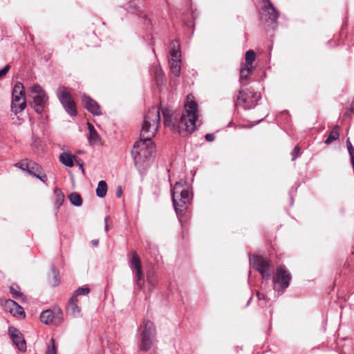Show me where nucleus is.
<instances>
[{
  "instance_id": "a878e982",
  "label": "nucleus",
  "mask_w": 354,
  "mask_h": 354,
  "mask_svg": "<svg viewBox=\"0 0 354 354\" xmlns=\"http://www.w3.org/2000/svg\"><path fill=\"white\" fill-rule=\"evenodd\" d=\"M55 195V204L57 208H59V207L63 204L64 201V195L62 190L59 188H55L54 191Z\"/></svg>"
},
{
  "instance_id": "f3484780",
  "label": "nucleus",
  "mask_w": 354,
  "mask_h": 354,
  "mask_svg": "<svg viewBox=\"0 0 354 354\" xmlns=\"http://www.w3.org/2000/svg\"><path fill=\"white\" fill-rule=\"evenodd\" d=\"M81 98L83 106L88 111L93 115H102L100 106L95 100L86 94H83Z\"/></svg>"
},
{
  "instance_id": "37998d69",
  "label": "nucleus",
  "mask_w": 354,
  "mask_h": 354,
  "mask_svg": "<svg viewBox=\"0 0 354 354\" xmlns=\"http://www.w3.org/2000/svg\"><path fill=\"white\" fill-rule=\"evenodd\" d=\"M191 9L192 18L194 19L198 16V13H196V9H193V8H192Z\"/></svg>"
},
{
  "instance_id": "6e6552de",
  "label": "nucleus",
  "mask_w": 354,
  "mask_h": 354,
  "mask_svg": "<svg viewBox=\"0 0 354 354\" xmlns=\"http://www.w3.org/2000/svg\"><path fill=\"white\" fill-rule=\"evenodd\" d=\"M291 278V274L285 266H279L272 278L274 290L278 292H283L289 286Z\"/></svg>"
},
{
  "instance_id": "423d86ee",
  "label": "nucleus",
  "mask_w": 354,
  "mask_h": 354,
  "mask_svg": "<svg viewBox=\"0 0 354 354\" xmlns=\"http://www.w3.org/2000/svg\"><path fill=\"white\" fill-rule=\"evenodd\" d=\"M26 92L22 83L17 82L12 89L11 111L17 114L26 107Z\"/></svg>"
},
{
  "instance_id": "72a5a7b5",
  "label": "nucleus",
  "mask_w": 354,
  "mask_h": 354,
  "mask_svg": "<svg viewBox=\"0 0 354 354\" xmlns=\"http://www.w3.org/2000/svg\"><path fill=\"white\" fill-rule=\"evenodd\" d=\"M11 66L9 64L5 66L2 69L0 70V78L4 77L10 69Z\"/></svg>"
},
{
  "instance_id": "7ed1b4c3",
  "label": "nucleus",
  "mask_w": 354,
  "mask_h": 354,
  "mask_svg": "<svg viewBox=\"0 0 354 354\" xmlns=\"http://www.w3.org/2000/svg\"><path fill=\"white\" fill-rule=\"evenodd\" d=\"M171 198L175 211L178 216L187 209L192 198V194L187 187L186 182L180 180L177 182L172 191Z\"/></svg>"
},
{
  "instance_id": "79ce46f5",
  "label": "nucleus",
  "mask_w": 354,
  "mask_h": 354,
  "mask_svg": "<svg viewBox=\"0 0 354 354\" xmlns=\"http://www.w3.org/2000/svg\"><path fill=\"white\" fill-rule=\"evenodd\" d=\"M301 148L299 146H295L290 155H299Z\"/></svg>"
},
{
  "instance_id": "f257e3e1",
  "label": "nucleus",
  "mask_w": 354,
  "mask_h": 354,
  "mask_svg": "<svg viewBox=\"0 0 354 354\" xmlns=\"http://www.w3.org/2000/svg\"><path fill=\"white\" fill-rule=\"evenodd\" d=\"M160 121L158 108L152 107L145 115L142 125L140 140L136 142L131 151V155H152L156 152V145L152 141Z\"/></svg>"
},
{
  "instance_id": "3c124183",
  "label": "nucleus",
  "mask_w": 354,
  "mask_h": 354,
  "mask_svg": "<svg viewBox=\"0 0 354 354\" xmlns=\"http://www.w3.org/2000/svg\"><path fill=\"white\" fill-rule=\"evenodd\" d=\"M153 42H150L149 43V45H153Z\"/></svg>"
},
{
  "instance_id": "c9c22d12",
  "label": "nucleus",
  "mask_w": 354,
  "mask_h": 354,
  "mask_svg": "<svg viewBox=\"0 0 354 354\" xmlns=\"http://www.w3.org/2000/svg\"><path fill=\"white\" fill-rule=\"evenodd\" d=\"M62 152L59 153V155L62 156H70V155H74L72 151H70L67 149H66V146H62L61 148Z\"/></svg>"
},
{
  "instance_id": "09e8293b",
  "label": "nucleus",
  "mask_w": 354,
  "mask_h": 354,
  "mask_svg": "<svg viewBox=\"0 0 354 354\" xmlns=\"http://www.w3.org/2000/svg\"><path fill=\"white\" fill-rule=\"evenodd\" d=\"M297 156H293L292 160L294 161Z\"/></svg>"
},
{
  "instance_id": "49530a36",
  "label": "nucleus",
  "mask_w": 354,
  "mask_h": 354,
  "mask_svg": "<svg viewBox=\"0 0 354 354\" xmlns=\"http://www.w3.org/2000/svg\"><path fill=\"white\" fill-rule=\"evenodd\" d=\"M108 219H109V216H106L105 218H104V221H105V230L106 231L109 230V227H108V224H107V221H108Z\"/></svg>"
},
{
  "instance_id": "20e7f679",
  "label": "nucleus",
  "mask_w": 354,
  "mask_h": 354,
  "mask_svg": "<svg viewBox=\"0 0 354 354\" xmlns=\"http://www.w3.org/2000/svg\"><path fill=\"white\" fill-rule=\"evenodd\" d=\"M29 96L32 98L31 107L39 114H41L48 104V96L39 84H33L29 88Z\"/></svg>"
},
{
  "instance_id": "e433bc0d",
  "label": "nucleus",
  "mask_w": 354,
  "mask_h": 354,
  "mask_svg": "<svg viewBox=\"0 0 354 354\" xmlns=\"http://www.w3.org/2000/svg\"><path fill=\"white\" fill-rule=\"evenodd\" d=\"M162 115H163V119H164V118H168L170 116H173V114L171 113V112L169 109H165L162 110Z\"/></svg>"
},
{
  "instance_id": "ddd939ff",
  "label": "nucleus",
  "mask_w": 354,
  "mask_h": 354,
  "mask_svg": "<svg viewBox=\"0 0 354 354\" xmlns=\"http://www.w3.org/2000/svg\"><path fill=\"white\" fill-rule=\"evenodd\" d=\"M132 257L129 261V267L135 275L136 283L139 288H142V281L144 279V274L142 270V265L140 257L136 251L131 252Z\"/></svg>"
},
{
  "instance_id": "f03ea898",
  "label": "nucleus",
  "mask_w": 354,
  "mask_h": 354,
  "mask_svg": "<svg viewBox=\"0 0 354 354\" xmlns=\"http://www.w3.org/2000/svg\"><path fill=\"white\" fill-rule=\"evenodd\" d=\"M173 119V116L164 118V124L180 134L183 132L192 133L197 126L201 125L198 120V104L195 101L188 102L185 104V112L180 119L177 122Z\"/></svg>"
},
{
  "instance_id": "8fccbe9b",
  "label": "nucleus",
  "mask_w": 354,
  "mask_h": 354,
  "mask_svg": "<svg viewBox=\"0 0 354 354\" xmlns=\"http://www.w3.org/2000/svg\"><path fill=\"white\" fill-rule=\"evenodd\" d=\"M250 300H251V298L250 299V300L248 301V302L247 303V306L249 305L250 302Z\"/></svg>"
},
{
  "instance_id": "473e14b6",
  "label": "nucleus",
  "mask_w": 354,
  "mask_h": 354,
  "mask_svg": "<svg viewBox=\"0 0 354 354\" xmlns=\"http://www.w3.org/2000/svg\"><path fill=\"white\" fill-rule=\"evenodd\" d=\"M52 274H53V280H54L53 285L54 286H57L59 283V276H58V274H59L58 272L54 266H53V268H52Z\"/></svg>"
},
{
  "instance_id": "6ab92c4d",
  "label": "nucleus",
  "mask_w": 354,
  "mask_h": 354,
  "mask_svg": "<svg viewBox=\"0 0 354 354\" xmlns=\"http://www.w3.org/2000/svg\"><path fill=\"white\" fill-rule=\"evenodd\" d=\"M169 60H181L180 45L178 40H172L169 44Z\"/></svg>"
},
{
  "instance_id": "9b49d317",
  "label": "nucleus",
  "mask_w": 354,
  "mask_h": 354,
  "mask_svg": "<svg viewBox=\"0 0 354 354\" xmlns=\"http://www.w3.org/2000/svg\"><path fill=\"white\" fill-rule=\"evenodd\" d=\"M250 263L261 274L263 279L268 280L270 279V263L266 258L253 255L250 259Z\"/></svg>"
},
{
  "instance_id": "2f4dec72",
  "label": "nucleus",
  "mask_w": 354,
  "mask_h": 354,
  "mask_svg": "<svg viewBox=\"0 0 354 354\" xmlns=\"http://www.w3.org/2000/svg\"><path fill=\"white\" fill-rule=\"evenodd\" d=\"M10 292L14 299H21L22 300L24 299L23 293L21 292L16 290L13 286L10 287Z\"/></svg>"
},
{
  "instance_id": "dca6fc26",
  "label": "nucleus",
  "mask_w": 354,
  "mask_h": 354,
  "mask_svg": "<svg viewBox=\"0 0 354 354\" xmlns=\"http://www.w3.org/2000/svg\"><path fill=\"white\" fill-rule=\"evenodd\" d=\"M15 167L34 176H36L41 170V167L37 163L28 161L27 159L16 163Z\"/></svg>"
},
{
  "instance_id": "5701e85b",
  "label": "nucleus",
  "mask_w": 354,
  "mask_h": 354,
  "mask_svg": "<svg viewBox=\"0 0 354 354\" xmlns=\"http://www.w3.org/2000/svg\"><path fill=\"white\" fill-rule=\"evenodd\" d=\"M180 63L181 60H169L171 73L176 77L180 75Z\"/></svg>"
},
{
  "instance_id": "603ef678",
  "label": "nucleus",
  "mask_w": 354,
  "mask_h": 354,
  "mask_svg": "<svg viewBox=\"0 0 354 354\" xmlns=\"http://www.w3.org/2000/svg\"><path fill=\"white\" fill-rule=\"evenodd\" d=\"M259 306H263V304H259Z\"/></svg>"
},
{
  "instance_id": "4be33fe9",
  "label": "nucleus",
  "mask_w": 354,
  "mask_h": 354,
  "mask_svg": "<svg viewBox=\"0 0 354 354\" xmlns=\"http://www.w3.org/2000/svg\"><path fill=\"white\" fill-rule=\"evenodd\" d=\"M59 161L67 167H73L74 165V162L78 165L80 169L84 172V163L80 160H77L75 158L77 156H59Z\"/></svg>"
},
{
  "instance_id": "c85d7f7f",
  "label": "nucleus",
  "mask_w": 354,
  "mask_h": 354,
  "mask_svg": "<svg viewBox=\"0 0 354 354\" xmlns=\"http://www.w3.org/2000/svg\"><path fill=\"white\" fill-rule=\"evenodd\" d=\"M255 53L253 50H248L245 53V64L252 67V63L255 59Z\"/></svg>"
},
{
  "instance_id": "aec40b11",
  "label": "nucleus",
  "mask_w": 354,
  "mask_h": 354,
  "mask_svg": "<svg viewBox=\"0 0 354 354\" xmlns=\"http://www.w3.org/2000/svg\"><path fill=\"white\" fill-rule=\"evenodd\" d=\"M66 314L73 317H77L80 313V308L78 306L77 299H75V297H71L67 304Z\"/></svg>"
},
{
  "instance_id": "393cba45",
  "label": "nucleus",
  "mask_w": 354,
  "mask_h": 354,
  "mask_svg": "<svg viewBox=\"0 0 354 354\" xmlns=\"http://www.w3.org/2000/svg\"><path fill=\"white\" fill-rule=\"evenodd\" d=\"M107 192V185L104 180H100L98 183L97 187L96 189V194L100 198H104Z\"/></svg>"
},
{
  "instance_id": "4c0bfd02",
  "label": "nucleus",
  "mask_w": 354,
  "mask_h": 354,
  "mask_svg": "<svg viewBox=\"0 0 354 354\" xmlns=\"http://www.w3.org/2000/svg\"><path fill=\"white\" fill-rule=\"evenodd\" d=\"M35 177L44 183L46 182V176L44 174H41V171Z\"/></svg>"
},
{
  "instance_id": "1a4fd4ad",
  "label": "nucleus",
  "mask_w": 354,
  "mask_h": 354,
  "mask_svg": "<svg viewBox=\"0 0 354 354\" xmlns=\"http://www.w3.org/2000/svg\"><path fill=\"white\" fill-rule=\"evenodd\" d=\"M56 94L66 112L71 116H75L77 113L76 105L66 88L64 86L58 88Z\"/></svg>"
},
{
  "instance_id": "a211bd4d",
  "label": "nucleus",
  "mask_w": 354,
  "mask_h": 354,
  "mask_svg": "<svg viewBox=\"0 0 354 354\" xmlns=\"http://www.w3.org/2000/svg\"><path fill=\"white\" fill-rule=\"evenodd\" d=\"M151 156H133L134 164L140 173H142L151 165Z\"/></svg>"
},
{
  "instance_id": "58836bf2",
  "label": "nucleus",
  "mask_w": 354,
  "mask_h": 354,
  "mask_svg": "<svg viewBox=\"0 0 354 354\" xmlns=\"http://www.w3.org/2000/svg\"><path fill=\"white\" fill-rule=\"evenodd\" d=\"M256 295L259 300H265L266 301L269 300L263 293L259 291L257 292Z\"/></svg>"
},
{
  "instance_id": "de8ad7c7",
  "label": "nucleus",
  "mask_w": 354,
  "mask_h": 354,
  "mask_svg": "<svg viewBox=\"0 0 354 354\" xmlns=\"http://www.w3.org/2000/svg\"><path fill=\"white\" fill-rule=\"evenodd\" d=\"M93 245L97 246L98 245V240L94 239L91 241Z\"/></svg>"
},
{
  "instance_id": "39448f33",
  "label": "nucleus",
  "mask_w": 354,
  "mask_h": 354,
  "mask_svg": "<svg viewBox=\"0 0 354 354\" xmlns=\"http://www.w3.org/2000/svg\"><path fill=\"white\" fill-rule=\"evenodd\" d=\"M140 332L138 346L143 351H149L154 342L156 337V328L153 323L149 320H144Z\"/></svg>"
},
{
  "instance_id": "412c9836",
  "label": "nucleus",
  "mask_w": 354,
  "mask_h": 354,
  "mask_svg": "<svg viewBox=\"0 0 354 354\" xmlns=\"http://www.w3.org/2000/svg\"><path fill=\"white\" fill-rule=\"evenodd\" d=\"M6 306L10 309V313L13 316L25 315L24 308L12 299L7 300L6 301Z\"/></svg>"
},
{
  "instance_id": "b1692460",
  "label": "nucleus",
  "mask_w": 354,
  "mask_h": 354,
  "mask_svg": "<svg viewBox=\"0 0 354 354\" xmlns=\"http://www.w3.org/2000/svg\"><path fill=\"white\" fill-rule=\"evenodd\" d=\"M339 126L335 125L333 129L330 132L329 135L325 140L324 142L326 145H330L333 142L337 140L339 138V133L338 131Z\"/></svg>"
},
{
  "instance_id": "2eb2a0df",
  "label": "nucleus",
  "mask_w": 354,
  "mask_h": 354,
  "mask_svg": "<svg viewBox=\"0 0 354 354\" xmlns=\"http://www.w3.org/2000/svg\"><path fill=\"white\" fill-rule=\"evenodd\" d=\"M8 333L13 344L20 351H25L26 350V344L21 331L13 326H10L8 328Z\"/></svg>"
},
{
  "instance_id": "a18cd8bd",
  "label": "nucleus",
  "mask_w": 354,
  "mask_h": 354,
  "mask_svg": "<svg viewBox=\"0 0 354 354\" xmlns=\"http://www.w3.org/2000/svg\"><path fill=\"white\" fill-rule=\"evenodd\" d=\"M147 282H148V283L151 284V286H153V279L149 274H147Z\"/></svg>"
},
{
  "instance_id": "c756f323",
  "label": "nucleus",
  "mask_w": 354,
  "mask_h": 354,
  "mask_svg": "<svg viewBox=\"0 0 354 354\" xmlns=\"http://www.w3.org/2000/svg\"><path fill=\"white\" fill-rule=\"evenodd\" d=\"M90 292V289L86 287H80L78 288L73 293L72 297H75V299H77V296L79 295H86L88 294Z\"/></svg>"
},
{
  "instance_id": "ea45409f",
  "label": "nucleus",
  "mask_w": 354,
  "mask_h": 354,
  "mask_svg": "<svg viewBox=\"0 0 354 354\" xmlns=\"http://www.w3.org/2000/svg\"><path fill=\"white\" fill-rule=\"evenodd\" d=\"M50 342L52 343V348H49L46 354H56V349L54 344V340L52 339L50 340Z\"/></svg>"
},
{
  "instance_id": "9d476101",
  "label": "nucleus",
  "mask_w": 354,
  "mask_h": 354,
  "mask_svg": "<svg viewBox=\"0 0 354 354\" xmlns=\"http://www.w3.org/2000/svg\"><path fill=\"white\" fill-rule=\"evenodd\" d=\"M262 16L265 17V24L274 30L276 28L279 13L270 0L265 1Z\"/></svg>"
},
{
  "instance_id": "c03bdc74",
  "label": "nucleus",
  "mask_w": 354,
  "mask_h": 354,
  "mask_svg": "<svg viewBox=\"0 0 354 354\" xmlns=\"http://www.w3.org/2000/svg\"><path fill=\"white\" fill-rule=\"evenodd\" d=\"M122 188L120 187H118L117 192H116V196L118 198H120L122 195Z\"/></svg>"
},
{
  "instance_id": "0eeeda50",
  "label": "nucleus",
  "mask_w": 354,
  "mask_h": 354,
  "mask_svg": "<svg viewBox=\"0 0 354 354\" xmlns=\"http://www.w3.org/2000/svg\"><path fill=\"white\" fill-rule=\"evenodd\" d=\"M260 99L261 94L252 88L241 90L237 97L236 105L243 106L245 110L251 109L255 107Z\"/></svg>"
},
{
  "instance_id": "4468645a",
  "label": "nucleus",
  "mask_w": 354,
  "mask_h": 354,
  "mask_svg": "<svg viewBox=\"0 0 354 354\" xmlns=\"http://www.w3.org/2000/svg\"><path fill=\"white\" fill-rule=\"evenodd\" d=\"M140 0H131L130 1L127 6V10L128 12L131 14H135L138 15L139 17H141L147 26L149 28L151 26V21L150 19H147V15L143 13L142 8L138 5L140 3Z\"/></svg>"
},
{
  "instance_id": "cd10ccee",
  "label": "nucleus",
  "mask_w": 354,
  "mask_h": 354,
  "mask_svg": "<svg viewBox=\"0 0 354 354\" xmlns=\"http://www.w3.org/2000/svg\"><path fill=\"white\" fill-rule=\"evenodd\" d=\"M252 67L244 65V66L240 71V80L243 82V80H247L248 76L252 73Z\"/></svg>"
},
{
  "instance_id": "f704fd0d",
  "label": "nucleus",
  "mask_w": 354,
  "mask_h": 354,
  "mask_svg": "<svg viewBox=\"0 0 354 354\" xmlns=\"http://www.w3.org/2000/svg\"><path fill=\"white\" fill-rule=\"evenodd\" d=\"M346 147L349 155H354V147H353L349 138L346 140Z\"/></svg>"
},
{
  "instance_id": "f8f14e48",
  "label": "nucleus",
  "mask_w": 354,
  "mask_h": 354,
  "mask_svg": "<svg viewBox=\"0 0 354 354\" xmlns=\"http://www.w3.org/2000/svg\"><path fill=\"white\" fill-rule=\"evenodd\" d=\"M41 322L45 324L60 325L64 319V314L60 308L46 310L40 315Z\"/></svg>"
},
{
  "instance_id": "bb28decb",
  "label": "nucleus",
  "mask_w": 354,
  "mask_h": 354,
  "mask_svg": "<svg viewBox=\"0 0 354 354\" xmlns=\"http://www.w3.org/2000/svg\"><path fill=\"white\" fill-rule=\"evenodd\" d=\"M70 202L76 207H80L82 205V199L80 194L73 192L68 195Z\"/></svg>"
},
{
  "instance_id": "7c9ffc66",
  "label": "nucleus",
  "mask_w": 354,
  "mask_h": 354,
  "mask_svg": "<svg viewBox=\"0 0 354 354\" xmlns=\"http://www.w3.org/2000/svg\"><path fill=\"white\" fill-rule=\"evenodd\" d=\"M163 71L160 66H156L154 68V77L157 82H162L163 80Z\"/></svg>"
},
{
  "instance_id": "a19ab883",
  "label": "nucleus",
  "mask_w": 354,
  "mask_h": 354,
  "mask_svg": "<svg viewBox=\"0 0 354 354\" xmlns=\"http://www.w3.org/2000/svg\"><path fill=\"white\" fill-rule=\"evenodd\" d=\"M205 138L207 141L212 142V141H213L214 140L215 136H214V135L213 133H207L205 136Z\"/></svg>"
}]
</instances>
